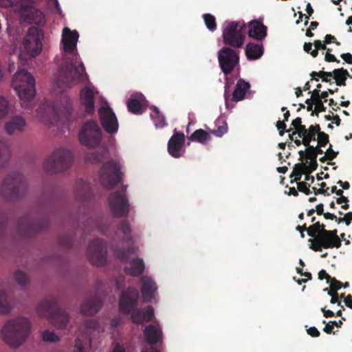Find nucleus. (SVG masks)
Listing matches in <instances>:
<instances>
[{
	"label": "nucleus",
	"mask_w": 352,
	"mask_h": 352,
	"mask_svg": "<svg viewBox=\"0 0 352 352\" xmlns=\"http://www.w3.org/2000/svg\"><path fill=\"white\" fill-rule=\"evenodd\" d=\"M138 300V290L135 287H128L121 294L119 301L120 311L123 314H131V320L138 324L151 321L154 318L153 307L149 305L144 309H137Z\"/></svg>",
	"instance_id": "1"
},
{
	"label": "nucleus",
	"mask_w": 352,
	"mask_h": 352,
	"mask_svg": "<svg viewBox=\"0 0 352 352\" xmlns=\"http://www.w3.org/2000/svg\"><path fill=\"white\" fill-rule=\"evenodd\" d=\"M32 323L24 316H18L7 320L2 329L3 342L11 348H19L24 344L30 335Z\"/></svg>",
	"instance_id": "2"
},
{
	"label": "nucleus",
	"mask_w": 352,
	"mask_h": 352,
	"mask_svg": "<svg viewBox=\"0 0 352 352\" xmlns=\"http://www.w3.org/2000/svg\"><path fill=\"white\" fill-rule=\"evenodd\" d=\"M12 87L16 91L22 107L32 110L35 106L34 98L36 89L34 76L24 69H19L12 78Z\"/></svg>",
	"instance_id": "3"
},
{
	"label": "nucleus",
	"mask_w": 352,
	"mask_h": 352,
	"mask_svg": "<svg viewBox=\"0 0 352 352\" xmlns=\"http://www.w3.org/2000/svg\"><path fill=\"white\" fill-rule=\"evenodd\" d=\"M37 311L58 329H65L69 320L68 313L58 307V300L55 298L42 301L38 305Z\"/></svg>",
	"instance_id": "4"
},
{
	"label": "nucleus",
	"mask_w": 352,
	"mask_h": 352,
	"mask_svg": "<svg viewBox=\"0 0 352 352\" xmlns=\"http://www.w3.org/2000/svg\"><path fill=\"white\" fill-rule=\"evenodd\" d=\"M28 191V184L24 176L18 173L8 175L3 180L0 193L9 200H16L23 197Z\"/></svg>",
	"instance_id": "5"
},
{
	"label": "nucleus",
	"mask_w": 352,
	"mask_h": 352,
	"mask_svg": "<svg viewBox=\"0 0 352 352\" xmlns=\"http://www.w3.org/2000/svg\"><path fill=\"white\" fill-rule=\"evenodd\" d=\"M246 24L243 21H226L223 24L222 38L226 47L241 48L244 44Z\"/></svg>",
	"instance_id": "6"
},
{
	"label": "nucleus",
	"mask_w": 352,
	"mask_h": 352,
	"mask_svg": "<svg viewBox=\"0 0 352 352\" xmlns=\"http://www.w3.org/2000/svg\"><path fill=\"white\" fill-rule=\"evenodd\" d=\"M74 161L70 151L65 148L56 149L45 161L43 168L49 174H56L68 170Z\"/></svg>",
	"instance_id": "7"
},
{
	"label": "nucleus",
	"mask_w": 352,
	"mask_h": 352,
	"mask_svg": "<svg viewBox=\"0 0 352 352\" xmlns=\"http://www.w3.org/2000/svg\"><path fill=\"white\" fill-rule=\"evenodd\" d=\"M100 184L107 188H112L122 181L121 166L119 162L110 160L103 164L99 171Z\"/></svg>",
	"instance_id": "8"
},
{
	"label": "nucleus",
	"mask_w": 352,
	"mask_h": 352,
	"mask_svg": "<svg viewBox=\"0 0 352 352\" xmlns=\"http://www.w3.org/2000/svg\"><path fill=\"white\" fill-rule=\"evenodd\" d=\"M84 72L85 67L82 63L77 67L72 63L65 62L58 71L55 78L56 83L59 87L70 86L74 81L80 80Z\"/></svg>",
	"instance_id": "9"
},
{
	"label": "nucleus",
	"mask_w": 352,
	"mask_h": 352,
	"mask_svg": "<svg viewBox=\"0 0 352 352\" xmlns=\"http://www.w3.org/2000/svg\"><path fill=\"white\" fill-rule=\"evenodd\" d=\"M78 138L85 146L95 148L98 146L102 139V131L95 120L85 122L80 129Z\"/></svg>",
	"instance_id": "10"
},
{
	"label": "nucleus",
	"mask_w": 352,
	"mask_h": 352,
	"mask_svg": "<svg viewBox=\"0 0 352 352\" xmlns=\"http://www.w3.org/2000/svg\"><path fill=\"white\" fill-rule=\"evenodd\" d=\"M48 225V219L43 218L33 220L30 217L26 216L19 220L16 230L21 236L30 237L46 228Z\"/></svg>",
	"instance_id": "11"
},
{
	"label": "nucleus",
	"mask_w": 352,
	"mask_h": 352,
	"mask_svg": "<svg viewBox=\"0 0 352 352\" xmlns=\"http://www.w3.org/2000/svg\"><path fill=\"white\" fill-rule=\"evenodd\" d=\"M12 8L25 22L39 25H43L45 23L43 13L31 3L23 2L19 6L14 5Z\"/></svg>",
	"instance_id": "12"
},
{
	"label": "nucleus",
	"mask_w": 352,
	"mask_h": 352,
	"mask_svg": "<svg viewBox=\"0 0 352 352\" xmlns=\"http://www.w3.org/2000/svg\"><path fill=\"white\" fill-rule=\"evenodd\" d=\"M44 34L42 30L36 27H30L23 42L27 54L32 56H38L43 48L42 40Z\"/></svg>",
	"instance_id": "13"
},
{
	"label": "nucleus",
	"mask_w": 352,
	"mask_h": 352,
	"mask_svg": "<svg viewBox=\"0 0 352 352\" xmlns=\"http://www.w3.org/2000/svg\"><path fill=\"white\" fill-rule=\"evenodd\" d=\"M218 61L223 73L227 76L239 63V52L229 47H223L218 52Z\"/></svg>",
	"instance_id": "14"
},
{
	"label": "nucleus",
	"mask_w": 352,
	"mask_h": 352,
	"mask_svg": "<svg viewBox=\"0 0 352 352\" xmlns=\"http://www.w3.org/2000/svg\"><path fill=\"white\" fill-rule=\"evenodd\" d=\"M109 204L112 215L116 218L127 216L129 212V200L126 190H117L109 197Z\"/></svg>",
	"instance_id": "15"
},
{
	"label": "nucleus",
	"mask_w": 352,
	"mask_h": 352,
	"mask_svg": "<svg viewBox=\"0 0 352 352\" xmlns=\"http://www.w3.org/2000/svg\"><path fill=\"white\" fill-rule=\"evenodd\" d=\"M87 256L94 265H104L107 261V248L104 241L100 239L92 240L87 249Z\"/></svg>",
	"instance_id": "16"
},
{
	"label": "nucleus",
	"mask_w": 352,
	"mask_h": 352,
	"mask_svg": "<svg viewBox=\"0 0 352 352\" xmlns=\"http://www.w3.org/2000/svg\"><path fill=\"white\" fill-rule=\"evenodd\" d=\"M98 114L101 125L107 133L113 134L118 131V122L111 107H100L98 110Z\"/></svg>",
	"instance_id": "17"
},
{
	"label": "nucleus",
	"mask_w": 352,
	"mask_h": 352,
	"mask_svg": "<svg viewBox=\"0 0 352 352\" xmlns=\"http://www.w3.org/2000/svg\"><path fill=\"white\" fill-rule=\"evenodd\" d=\"M309 242L311 243L310 248L315 252H321L322 249H332L334 248H339L340 247L334 242L333 239L329 236L328 234H318L316 239H309Z\"/></svg>",
	"instance_id": "18"
},
{
	"label": "nucleus",
	"mask_w": 352,
	"mask_h": 352,
	"mask_svg": "<svg viewBox=\"0 0 352 352\" xmlns=\"http://www.w3.org/2000/svg\"><path fill=\"white\" fill-rule=\"evenodd\" d=\"M143 335L145 341L151 346L162 342L163 333L158 325H147L143 331Z\"/></svg>",
	"instance_id": "19"
},
{
	"label": "nucleus",
	"mask_w": 352,
	"mask_h": 352,
	"mask_svg": "<svg viewBox=\"0 0 352 352\" xmlns=\"http://www.w3.org/2000/svg\"><path fill=\"white\" fill-rule=\"evenodd\" d=\"M78 38L77 31H72L68 28H65L63 31L62 42L64 51L73 54L76 49V43Z\"/></svg>",
	"instance_id": "20"
},
{
	"label": "nucleus",
	"mask_w": 352,
	"mask_h": 352,
	"mask_svg": "<svg viewBox=\"0 0 352 352\" xmlns=\"http://www.w3.org/2000/svg\"><path fill=\"white\" fill-rule=\"evenodd\" d=\"M140 283H142L141 293L144 300L146 302H151L157 289L155 283L151 277L147 276H142Z\"/></svg>",
	"instance_id": "21"
},
{
	"label": "nucleus",
	"mask_w": 352,
	"mask_h": 352,
	"mask_svg": "<svg viewBox=\"0 0 352 352\" xmlns=\"http://www.w3.org/2000/svg\"><path fill=\"white\" fill-rule=\"evenodd\" d=\"M184 134L176 132L170 138L168 142V151L173 157L178 158L181 156L180 151L184 143Z\"/></svg>",
	"instance_id": "22"
},
{
	"label": "nucleus",
	"mask_w": 352,
	"mask_h": 352,
	"mask_svg": "<svg viewBox=\"0 0 352 352\" xmlns=\"http://www.w3.org/2000/svg\"><path fill=\"white\" fill-rule=\"evenodd\" d=\"M248 36L258 41H262L267 36V28L261 21L252 20L248 23Z\"/></svg>",
	"instance_id": "23"
},
{
	"label": "nucleus",
	"mask_w": 352,
	"mask_h": 352,
	"mask_svg": "<svg viewBox=\"0 0 352 352\" xmlns=\"http://www.w3.org/2000/svg\"><path fill=\"white\" fill-rule=\"evenodd\" d=\"M26 126L25 119L20 116L11 117L5 124V130L9 135L22 132Z\"/></svg>",
	"instance_id": "24"
},
{
	"label": "nucleus",
	"mask_w": 352,
	"mask_h": 352,
	"mask_svg": "<svg viewBox=\"0 0 352 352\" xmlns=\"http://www.w3.org/2000/svg\"><path fill=\"white\" fill-rule=\"evenodd\" d=\"M102 306L101 298L98 296H94L84 301L81 305V312L87 316L96 314Z\"/></svg>",
	"instance_id": "25"
},
{
	"label": "nucleus",
	"mask_w": 352,
	"mask_h": 352,
	"mask_svg": "<svg viewBox=\"0 0 352 352\" xmlns=\"http://www.w3.org/2000/svg\"><path fill=\"white\" fill-rule=\"evenodd\" d=\"M76 190L78 198L82 201H89L92 196L90 184L82 179L76 181Z\"/></svg>",
	"instance_id": "26"
},
{
	"label": "nucleus",
	"mask_w": 352,
	"mask_h": 352,
	"mask_svg": "<svg viewBox=\"0 0 352 352\" xmlns=\"http://www.w3.org/2000/svg\"><path fill=\"white\" fill-rule=\"evenodd\" d=\"M129 267H124V271L126 275L131 276H138L143 274L145 265L144 261L142 258H134L129 262Z\"/></svg>",
	"instance_id": "27"
},
{
	"label": "nucleus",
	"mask_w": 352,
	"mask_h": 352,
	"mask_svg": "<svg viewBox=\"0 0 352 352\" xmlns=\"http://www.w3.org/2000/svg\"><path fill=\"white\" fill-rule=\"evenodd\" d=\"M80 100L85 106V112L88 114L94 111V93L89 88L85 87L80 91Z\"/></svg>",
	"instance_id": "28"
},
{
	"label": "nucleus",
	"mask_w": 352,
	"mask_h": 352,
	"mask_svg": "<svg viewBox=\"0 0 352 352\" xmlns=\"http://www.w3.org/2000/svg\"><path fill=\"white\" fill-rule=\"evenodd\" d=\"M144 96L142 94L131 96L127 100L126 105L129 112L139 115L143 112L142 100Z\"/></svg>",
	"instance_id": "29"
},
{
	"label": "nucleus",
	"mask_w": 352,
	"mask_h": 352,
	"mask_svg": "<svg viewBox=\"0 0 352 352\" xmlns=\"http://www.w3.org/2000/svg\"><path fill=\"white\" fill-rule=\"evenodd\" d=\"M250 85L243 79L238 80L234 91L232 93V100L234 102H239L244 99L245 95L250 89Z\"/></svg>",
	"instance_id": "30"
},
{
	"label": "nucleus",
	"mask_w": 352,
	"mask_h": 352,
	"mask_svg": "<svg viewBox=\"0 0 352 352\" xmlns=\"http://www.w3.org/2000/svg\"><path fill=\"white\" fill-rule=\"evenodd\" d=\"M263 54V46L262 44L249 43L245 48V55L248 60L258 59Z\"/></svg>",
	"instance_id": "31"
},
{
	"label": "nucleus",
	"mask_w": 352,
	"mask_h": 352,
	"mask_svg": "<svg viewBox=\"0 0 352 352\" xmlns=\"http://www.w3.org/2000/svg\"><path fill=\"white\" fill-rule=\"evenodd\" d=\"M116 234L123 241L131 240V230L127 221L123 220L118 224Z\"/></svg>",
	"instance_id": "32"
},
{
	"label": "nucleus",
	"mask_w": 352,
	"mask_h": 352,
	"mask_svg": "<svg viewBox=\"0 0 352 352\" xmlns=\"http://www.w3.org/2000/svg\"><path fill=\"white\" fill-rule=\"evenodd\" d=\"M10 157V151L4 139L0 138V168L5 167Z\"/></svg>",
	"instance_id": "33"
},
{
	"label": "nucleus",
	"mask_w": 352,
	"mask_h": 352,
	"mask_svg": "<svg viewBox=\"0 0 352 352\" xmlns=\"http://www.w3.org/2000/svg\"><path fill=\"white\" fill-rule=\"evenodd\" d=\"M151 110V118L156 128H163L167 125L164 116L156 107H152Z\"/></svg>",
	"instance_id": "34"
},
{
	"label": "nucleus",
	"mask_w": 352,
	"mask_h": 352,
	"mask_svg": "<svg viewBox=\"0 0 352 352\" xmlns=\"http://www.w3.org/2000/svg\"><path fill=\"white\" fill-rule=\"evenodd\" d=\"M189 140L201 144H206L211 140V137L207 131L200 129L195 130L189 137Z\"/></svg>",
	"instance_id": "35"
},
{
	"label": "nucleus",
	"mask_w": 352,
	"mask_h": 352,
	"mask_svg": "<svg viewBox=\"0 0 352 352\" xmlns=\"http://www.w3.org/2000/svg\"><path fill=\"white\" fill-rule=\"evenodd\" d=\"M11 310V306L6 291L0 289V314H7Z\"/></svg>",
	"instance_id": "36"
},
{
	"label": "nucleus",
	"mask_w": 352,
	"mask_h": 352,
	"mask_svg": "<svg viewBox=\"0 0 352 352\" xmlns=\"http://www.w3.org/2000/svg\"><path fill=\"white\" fill-rule=\"evenodd\" d=\"M320 90L314 89L313 91V98L314 101L315 107H316V111H325L326 107L324 105V101H322V98L320 96Z\"/></svg>",
	"instance_id": "37"
},
{
	"label": "nucleus",
	"mask_w": 352,
	"mask_h": 352,
	"mask_svg": "<svg viewBox=\"0 0 352 352\" xmlns=\"http://www.w3.org/2000/svg\"><path fill=\"white\" fill-rule=\"evenodd\" d=\"M305 166H306V163H304L303 162L295 164L293 168V171H292L290 177H295V178H294L295 182L300 181L301 179L302 175L303 173V168H305Z\"/></svg>",
	"instance_id": "38"
},
{
	"label": "nucleus",
	"mask_w": 352,
	"mask_h": 352,
	"mask_svg": "<svg viewBox=\"0 0 352 352\" xmlns=\"http://www.w3.org/2000/svg\"><path fill=\"white\" fill-rule=\"evenodd\" d=\"M135 250L133 248H129L127 249H118L115 251V254L117 258L122 261H127L131 254L134 253Z\"/></svg>",
	"instance_id": "39"
},
{
	"label": "nucleus",
	"mask_w": 352,
	"mask_h": 352,
	"mask_svg": "<svg viewBox=\"0 0 352 352\" xmlns=\"http://www.w3.org/2000/svg\"><path fill=\"white\" fill-rule=\"evenodd\" d=\"M320 131V126L318 124H312L311 125L308 129H306V132L302 133V135L306 134L308 136H309L311 139H313L314 141H315L316 135H318L319 133H321ZM299 138L302 137V135L300 136H298Z\"/></svg>",
	"instance_id": "40"
},
{
	"label": "nucleus",
	"mask_w": 352,
	"mask_h": 352,
	"mask_svg": "<svg viewBox=\"0 0 352 352\" xmlns=\"http://www.w3.org/2000/svg\"><path fill=\"white\" fill-rule=\"evenodd\" d=\"M204 23L210 31H214L217 29V23L215 17L211 14H205L203 15Z\"/></svg>",
	"instance_id": "41"
},
{
	"label": "nucleus",
	"mask_w": 352,
	"mask_h": 352,
	"mask_svg": "<svg viewBox=\"0 0 352 352\" xmlns=\"http://www.w3.org/2000/svg\"><path fill=\"white\" fill-rule=\"evenodd\" d=\"M298 154L300 155L299 160L302 161L304 158H306L307 160H313V159H317V157L316 155V153L314 151V146H309L307 148L306 151H300L298 152Z\"/></svg>",
	"instance_id": "42"
},
{
	"label": "nucleus",
	"mask_w": 352,
	"mask_h": 352,
	"mask_svg": "<svg viewBox=\"0 0 352 352\" xmlns=\"http://www.w3.org/2000/svg\"><path fill=\"white\" fill-rule=\"evenodd\" d=\"M9 111L8 100L0 95V120L6 117Z\"/></svg>",
	"instance_id": "43"
},
{
	"label": "nucleus",
	"mask_w": 352,
	"mask_h": 352,
	"mask_svg": "<svg viewBox=\"0 0 352 352\" xmlns=\"http://www.w3.org/2000/svg\"><path fill=\"white\" fill-rule=\"evenodd\" d=\"M43 340L45 342H56L59 340V337L53 331L48 329L45 330L42 333Z\"/></svg>",
	"instance_id": "44"
},
{
	"label": "nucleus",
	"mask_w": 352,
	"mask_h": 352,
	"mask_svg": "<svg viewBox=\"0 0 352 352\" xmlns=\"http://www.w3.org/2000/svg\"><path fill=\"white\" fill-rule=\"evenodd\" d=\"M221 122V125L217 126V129L212 131V133L217 137H221L228 131L227 123L223 120H217V123Z\"/></svg>",
	"instance_id": "45"
},
{
	"label": "nucleus",
	"mask_w": 352,
	"mask_h": 352,
	"mask_svg": "<svg viewBox=\"0 0 352 352\" xmlns=\"http://www.w3.org/2000/svg\"><path fill=\"white\" fill-rule=\"evenodd\" d=\"M292 125L296 129V131H297L298 136H300V135L306 132V127L305 125L302 124V119L300 117L293 120Z\"/></svg>",
	"instance_id": "46"
},
{
	"label": "nucleus",
	"mask_w": 352,
	"mask_h": 352,
	"mask_svg": "<svg viewBox=\"0 0 352 352\" xmlns=\"http://www.w3.org/2000/svg\"><path fill=\"white\" fill-rule=\"evenodd\" d=\"M14 276L15 280L21 285H25L29 281L27 274L21 271H16Z\"/></svg>",
	"instance_id": "47"
},
{
	"label": "nucleus",
	"mask_w": 352,
	"mask_h": 352,
	"mask_svg": "<svg viewBox=\"0 0 352 352\" xmlns=\"http://www.w3.org/2000/svg\"><path fill=\"white\" fill-rule=\"evenodd\" d=\"M58 240L60 246L64 248H69L73 244V239L70 235H62Z\"/></svg>",
	"instance_id": "48"
},
{
	"label": "nucleus",
	"mask_w": 352,
	"mask_h": 352,
	"mask_svg": "<svg viewBox=\"0 0 352 352\" xmlns=\"http://www.w3.org/2000/svg\"><path fill=\"white\" fill-rule=\"evenodd\" d=\"M320 222L317 221L314 223L313 225L308 227L307 229V234L313 237L314 239H316L318 236V234L320 233Z\"/></svg>",
	"instance_id": "49"
},
{
	"label": "nucleus",
	"mask_w": 352,
	"mask_h": 352,
	"mask_svg": "<svg viewBox=\"0 0 352 352\" xmlns=\"http://www.w3.org/2000/svg\"><path fill=\"white\" fill-rule=\"evenodd\" d=\"M310 76L312 77L311 80H315L316 81H318V78H316V76H318V77H328L329 78H331L332 77H333V72H324V71L322 70L318 72H312L310 74Z\"/></svg>",
	"instance_id": "50"
},
{
	"label": "nucleus",
	"mask_w": 352,
	"mask_h": 352,
	"mask_svg": "<svg viewBox=\"0 0 352 352\" xmlns=\"http://www.w3.org/2000/svg\"><path fill=\"white\" fill-rule=\"evenodd\" d=\"M318 144L324 147L329 143V135L322 131L318 135Z\"/></svg>",
	"instance_id": "51"
},
{
	"label": "nucleus",
	"mask_w": 352,
	"mask_h": 352,
	"mask_svg": "<svg viewBox=\"0 0 352 352\" xmlns=\"http://www.w3.org/2000/svg\"><path fill=\"white\" fill-rule=\"evenodd\" d=\"M309 186L310 184L305 182H298L297 184L298 190L305 193V195H309L311 193Z\"/></svg>",
	"instance_id": "52"
},
{
	"label": "nucleus",
	"mask_w": 352,
	"mask_h": 352,
	"mask_svg": "<svg viewBox=\"0 0 352 352\" xmlns=\"http://www.w3.org/2000/svg\"><path fill=\"white\" fill-rule=\"evenodd\" d=\"M324 234H328L329 237L333 239L334 242L339 246H341V239L338 235V230L336 229L333 230H327V232H324Z\"/></svg>",
	"instance_id": "53"
},
{
	"label": "nucleus",
	"mask_w": 352,
	"mask_h": 352,
	"mask_svg": "<svg viewBox=\"0 0 352 352\" xmlns=\"http://www.w3.org/2000/svg\"><path fill=\"white\" fill-rule=\"evenodd\" d=\"M333 78L336 80V83L338 86H345L346 78L342 76L341 73L336 74V69L333 71Z\"/></svg>",
	"instance_id": "54"
},
{
	"label": "nucleus",
	"mask_w": 352,
	"mask_h": 352,
	"mask_svg": "<svg viewBox=\"0 0 352 352\" xmlns=\"http://www.w3.org/2000/svg\"><path fill=\"white\" fill-rule=\"evenodd\" d=\"M6 226V217L3 213L0 212V237L5 233Z\"/></svg>",
	"instance_id": "55"
},
{
	"label": "nucleus",
	"mask_w": 352,
	"mask_h": 352,
	"mask_svg": "<svg viewBox=\"0 0 352 352\" xmlns=\"http://www.w3.org/2000/svg\"><path fill=\"white\" fill-rule=\"evenodd\" d=\"M276 126L277 127V129L279 131V135L281 136L283 135L286 131L285 122L278 120V121H277ZM291 131H292V129H289L288 130H287V132H290Z\"/></svg>",
	"instance_id": "56"
},
{
	"label": "nucleus",
	"mask_w": 352,
	"mask_h": 352,
	"mask_svg": "<svg viewBox=\"0 0 352 352\" xmlns=\"http://www.w3.org/2000/svg\"><path fill=\"white\" fill-rule=\"evenodd\" d=\"M329 283L330 284V287L336 292L342 287V283L338 280L336 278H332Z\"/></svg>",
	"instance_id": "57"
},
{
	"label": "nucleus",
	"mask_w": 352,
	"mask_h": 352,
	"mask_svg": "<svg viewBox=\"0 0 352 352\" xmlns=\"http://www.w3.org/2000/svg\"><path fill=\"white\" fill-rule=\"evenodd\" d=\"M98 322L95 319L86 320L84 326L87 329H95L97 328Z\"/></svg>",
	"instance_id": "58"
},
{
	"label": "nucleus",
	"mask_w": 352,
	"mask_h": 352,
	"mask_svg": "<svg viewBox=\"0 0 352 352\" xmlns=\"http://www.w3.org/2000/svg\"><path fill=\"white\" fill-rule=\"evenodd\" d=\"M338 154V151H334L332 148V145L330 144L329 148H327L325 155L328 157V160H333L334 158L337 157Z\"/></svg>",
	"instance_id": "59"
},
{
	"label": "nucleus",
	"mask_w": 352,
	"mask_h": 352,
	"mask_svg": "<svg viewBox=\"0 0 352 352\" xmlns=\"http://www.w3.org/2000/svg\"><path fill=\"white\" fill-rule=\"evenodd\" d=\"M318 278L320 280L326 279L327 283H329V282L332 279V277L328 273H327L326 270H321L318 272Z\"/></svg>",
	"instance_id": "60"
},
{
	"label": "nucleus",
	"mask_w": 352,
	"mask_h": 352,
	"mask_svg": "<svg viewBox=\"0 0 352 352\" xmlns=\"http://www.w3.org/2000/svg\"><path fill=\"white\" fill-rule=\"evenodd\" d=\"M331 298L330 300V302L331 304H336L337 303L338 306H340L342 309V310H344V308L342 305H341V302L339 300V294L338 292H336L333 294V296H331Z\"/></svg>",
	"instance_id": "61"
},
{
	"label": "nucleus",
	"mask_w": 352,
	"mask_h": 352,
	"mask_svg": "<svg viewBox=\"0 0 352 352\" xmlns=\"http://www.w3.org/2000/svg\"><path fill=\"white\" fill-rule=\"evenodd\" d=\"M307 332L309 336L314 338H318L320 335V331L315 327H309Z\"/></svg>",
	"instance_id": "62"
},
{
	"label": "nucleus",
	"mask_w": 352,
	"mask_h": 352,
	"mask_svg": "<svg viewBox=\"0 0 352 352\" xmlns=\"http://www.w3.org/2000/svg\"><path fill=\"white\" fill-rule=\"evenodd\" d=\"M329 190V188L327 187L325 189L323 188H317L316 187L312 188V190L314 191V194L316 195H329V193L327 192V190Z\"/></svg>",
	"instance_id": "63"
},
{
	"label": "nucleus",
	"mask_w": 352,
	"mask_h": 352,
	"mask_svg": "<svg viewBox=\"0 0 352 352\" xmlns=\"http://www.w3.org/2000/svg\"><path fill=\"white\" fill-rule=\"evenodd\" d=\"M75 352H84V346L79 338L75 340Z\"/></svg>",
	"instance_id": "64"
}]
</instances>
